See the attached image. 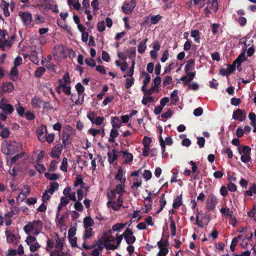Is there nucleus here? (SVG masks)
<instances>
[{
  "label": "nucleus",
  "instance_id": "nucleus-1",
  "mask_svg": "<svg viewBox=\"0 0 256 256\" xmlns=\"http://www.w3.org/2000/svg\"><path fill=\"white\" fill-rule=\"evenodd\" d=\"M126 224H117L114 225L112 230L106 232L98 244L100 248H104L110 250H115L120 244L122 240V235L118 236V234H114V232L119 231L126 226Z\"/></svg>",
  "mask_w": 256,
  "mask_h": 256
},
{
  "label": "nucleus",
  "instance_id": "nucleus-2",
  "mask_svg": "<svg viewBox=\"0 0 256 256\" xmlns=\"http://www.w3.org/2000/svg\"><path fill=\"white\" fill-rule=\"evenodd\" d=\"M56 244L54 245V242L48 239L46 242V250L49 253L50 256H62L64 252V238L57 237L56 238Z\"/></svg>",
  "mask_w": 256,
  "mask_h": 256
},
{
  "label": "nucleus",
  "instance_id": "nucleus-3",
  "mask_svg": "<svg viewBox=\"0 0 256 256\" xmlns=\"http://www.w3.org/2000/svg\"><path fill=\"white\" fill-rule=\"evenodd\" d=\"M22 149V144L20 142L4 141L1 146L2 152L6 156L13 155Z\"/></svg>",
  "mask_w": 256,
  "mask_h": 256
},
{
  "label": "nucleus",
  "instance_id": "nucleus-4",
  "mask_svg": "<svg viewBox=\"0 0 256 256\" xmlns=\"http://www.w3.org/2000/svg\"><path fill=\"white\" fill-rule=\"evenodd\" d=\"M43 223L40 220L29 222L24 226V230L28 235L38 236L42 232Z\"/></svg>",
  "mask_w": 256,
  "mask_h": 256
},
{
  "label": "nucleus",
  "instance_id": "nucleus-5",
  "mask_svg": "<svg viewBox=\"0 0 256 256\" xmlns=\"http://www.w3.org/2000/svg\"><path fill=\"white\" fill-rule=\"evenodd\" d=\"M238 152L241 155L240 160L244 163L248 162L250 161L251 158L250 156L251 149L247 146L243 147L238 146Z\"/></svg>",
  "mask_w": 256,
  "mask_h": 256
},
{
  "label": "nucleus",
  "instance_id": "nucleus-6",
  "mask_svg": "<svg viewBox=\"0 0 256 256\" xmlns=\"http://www.w3.org/2000/svg\"><path fill=\"white\" fill-rule=\"evenodd\" d=\"M218 203L217 197L213 194H210L206 201V208L208 211L214 210Z\"/></svg>",
  "mask_w": 256,
  "mask_h": 256
},
{
  "label": "nucleus",
  "instance_id": "nucleus-7",
  "mask_svg": "<svg viewBox=\"0 0 256 256\" xmlns=\"http://www.w3.org/2000/svg\"><path fill=\"white\" fill-rule=\"evenodd\" d=\"M18 16L20 17L24 25L28 28L32 27L33 24L32 22V14L28 12H18Z\"/></svg>",
  "mask_w": 256,
  "mask_h": 256
},
{
  "label": "nucleus",
  "instance_id": "nucleus-8",
  "mask_svg": "<svg viewBox=\"0 0 256 256\" xmlns=\"http://www.w3.org/2000/svg\"><path fill=\"white\" fill-rule=\"evenodd\" d=\"M72 132V129L70 126H66L64 128L62 135V140L64 145L66 146L70 144L71 142L70 136Z\"/></svg>",
  "mask_w": 256,
  "mask_h": 256
},
{
  "label": "nucleus",
  "instance_id": "nucleus-9",
  "mask_svg": "<svg viewBox=\"0 0 256 256\" xmlns=\"http://www.w3.org/2000/svg\"><path fill=\"white\" fill-rule=\"evenodd\" d=\"M123 203L122 196H118L116 201L108 200L107 202V206L108 208L113 210L114 211L118 210L122 206Z\"/></svg>",
  "mask_w": 256,
  "mask_h": 256
},
{
  "label": "nucleus",
  "instance_id": "nucleus-10",
  "mask_svg": "<svg viewBox=\"0 0 256 256\" xmlns=\"http://www.w3.org/2000/svg\"><path fill=\"white\" fill-rule=\"evenodd\" d=\"M0 108L5 114H10L12 112L14 108L12 105L8 104L5 98H2L0 102Z\"/></svg>",
  "mask_w": 256,
  "mask_h": 256
},
{
  "label": "nucleus",
  "instance_id": "nucleus-11",
  "mask_svg": "<svg viewBox=\"0 0 256 256\" xmlns=\"http://www.w3.org/2000/svg\"><path fill=\"white\" fill-rule=\"evenodd\" d=\"M6 242L13 244H16L18 241V237L16 236L12 231L6 229L5 231Z\"/></svg>",
  "mask_w": 256,
  "mask_h": 256
},
{
  "label": "nucleus",
  "instance_id": "nucleus-12",
  "mask_svg": "<svg viewBox=\"0 0 256 256\" xmlns=\"http://www.w3.org/2000/svg\"><path fill=\"white\" fill-rule=\"evenodd\" d=\"M136 3L134 0L125 2L122 8V11L126 14H130L136 6Z\"/></svg>",
  "mask_w": 256,
  "mask_h": 256
},
{
  "label": "nucleus",
  "instance_id": "nucleus-13",
  "mask_svg": "<svg viewBox=\"0 0 256 256\" xmlns=\"http://www.w3.org/2000/svg\"><path fill=\"white\" fill-rule=\"evenodd\" d=\"M246 50L238 56V57L234 62L235 68H236L239 72L242 70L241 64L242 62L246 60V56H245Z\"/></svg>",
  "mask_w": 256,
  "mask_h": 256
},
{
  "label": "nucleus",
  "instance_id": "nucleus-14",
  "mask_svg": "<svg viewBox=\"0 0 256 256\" xmlns=\"http://www.w3.org/2000/svg\"><path fill=\"white\" fill-rule=\"evenodd\" d=\"M126 171L124 170L122 168H118L116 174L114 176L116 180V183H124L126 180Z\"/></svg>",
  "mask_w": 256,
  "mask_h": 256
},
{
  "label": "nucleus",
  "instance_id": "nucleus-15",
  "mask_svg": "<svg viewBox=\"0 0 256 256\" xmlns=\"http://www.w3.org/2000/svg\"><path fill=\"white\" fill-rule=\"evenodd\" d=\"M37 134L39 140L42 142H45L47 134L46 127L45 126H42L38 128L37 130Z\"/></svg>",
  "mask_w": 256,
  "mask_h": 256
},
{
  "label": "nucleus",
  "instance_id": "nucleus-16",
  "mask_svg": "<svg viewBox=\"0 0 256 256\" xmlns=\"http://www.w3.org/2000/svg\"><path fill=\"white\" fill-rule=\"evenodd\" d=\"M160 251L156 256H166L168 252L167 245L165 242L159 241L157 242Z\"/></svg>",
  "mask_w": 256,
  "mask_h": 256
},
{
  "label": "nucleus",
  "instance_id": "nucleus-17",
  "mask_svg": "<svg viewBox=\"0 0 256 256\" xmlns=\"http://www.w3.org/2000/svg\"><path fill=\"white\" fill-rule=\"evenodd\" d=\"M132 231L129 229H126L124 233L122 234L125 238L128 244H132L135 242L136 238L132 235Z\"/></svg>",
  "mask_w": 256,
  "mask_h": 256
},
{
  "label": "nucleus",
  "instance_id": "nucleus-18",
  "mask_svg": "<svg viewBox=\"0 0 256 256\" xmlns=\"http://www.w3.org/2000/svg\"><path fill=\"white\" fill-rule=\"evenodd\" d=\"M246 118V113L244 110L240 109H238L234 111L232 114V118L242 122Z\"/></svg>",
  "mask_w": 256,
  "mask_h": 256
},
{
  "label": "nucleus",
  "instance_id": "nucleus-19",
  "mask_svg": "<svg viewBox=\"0 0 256 256\" xmlns=\"http://www.w3.org/2000/svg\"><path fill=\"white\" fill-rule=\"evenodd\" d=\"M218 6L216 0H208V4L207 8L204 9L206 15L208 16V13L211 11L216 12Z\"/></svg>",
  "mask_w": 256,
  "mask_h": 256
},
{
  "label": "nucleus",
  "instance_id": "nucleus-20",
  "mask_svg": "<svg viewBox=\"0 0 256 256\" xmlns=\"http://www.w3.org/2000/svg\"><path fill=\"white\" fill-rule=\"evenodd\" d=\"M140 78L142 79L143 85L141 88L142 91H145V87L149 84L150 80L151 77L150 75L145 72H142L140 74Z\"/></svg>",
  "mask_w": 256,
  "mask_h": 256
},
{
  "label": "nucleus",
  "instance_id": "nucleus-21",
  "mask_svg": "<svg viewBox=\"0 0 256 256\" xmlns=\"http://www.w3.org/2000/svg\"><path fill=\"white\" fill-rule=\"evenodd\" d=\"M72 188L70 186L66 187L63 190V194L64 196L68 198L72 201H76V195L74 192H71Z\"/></svg>",
  "mask_w": 256,
  "mask_h": 256
},
{
  "label": "nucleus",
  "instance_id": "nucleus-22",
  "mask_svg": "<svg viewBox=\"0 0 256 256\" xmlns=\"http://www.w3.org/2000/svg\"><path fill=\"white\" fill-rule=\"evenodd\" d=\"M0 88L2 92L10 93L14 90V86L12 82H5L2 84Z\"/></svg>",
  "mask_w": 256,
  "mask_h": 256
},
{
  "label": "nucleus",
  "instance_id": "nucleus-23",
  "mask_svg": "<svg viewBox=\"0 0 256 256\" xmlns=\"http://www.w3.org/2000/svg\"><path fill=\"white\" fill-rule=\"evenodd\" d=\"M7 32L0 30V47L4 48L6 46L9 45V42L6 40V36Z\"/></svg>",
  "mask_w": 256,
  "mask_h": 256
},
{
  "label": "nucleus",
  "instance_id": "nucleus-24",
  "mask_svg": "<svg viewBox=\"0 0 256 256\" xmlns=\"http://www.w3.org/2000/svg\"><path fill=\"white\" fill-rule=\"evenodd\" d=\"M30 188L28 186H24L23 188L21 190L20 193L18 196L17 198L18 200H20L21 201L23 200L27 196L30 194Z\"/></svg>",
  "mask_w": 256,
  "mask_h": 256
},
{
  "label": "nucleus",
  "instance_id": "nucleus-25",
  "mask_svg": "<svg viewBox=\"0 0 256 256\" xmlns=\"http://www.w3.org/2000/svg\"><path fill=\"white\" fill-rule=\"evenodd\" d=\"M124 188V183H116L114 190L117 194H119L118 196H122V194L126 192Z\"/></svg>",
  "mask_w": 256,
  "mask_h": 256
},
{
  "label": "nucleus",
  "instance_id": "nucleus-26",
  "mask_svg": "<svg viewBox=\"0 0 256 256\" xmlns=\"http://www.w3.org/2000/svg\"><path fill=\"white\" fill-rule=\"evenodd\" d=\"M66 46H62L58 48V52L54 54L55 56L58 59H62L66 56Z\"/></svg>",
  "mask_w": 256,
  "mask_h": 256
},
{
  "label": "nucleus",
  "instance_id": "nucleus-27",
  "mask_svg": "<svg viewBox=\"0 0 256 256\" xmlns=\"http://www.w3.org/2000/svg\"><path fill=\"white\" fill-rule=\"evenodd\" d=\"M108 162L110 164H112L118 158V151L114 149L112 151L108 152Z\"/></svg>",
  "mask_w": 256,
  "mask_h": 256
},
{
  "label": "nucleus",
  "instance_id": "nucleus-28",
  "mask_svg": "<svg viewBox=\"0 0 256 256\" xmlns=\"http://www.w3.org/2000/svg\"><path fill=\"white\" fill-rule=\"evenodd\" d=\"M84 96H81L78 98V94H72L70 96L71 100L76 105H81L84 102Z\"/></svg>",
  "mask_w": 256,
  "mask_h": 256
},
{
  "label": "nucleus",
  "instance_id": "nucleus-29",
  "mask_svg": "<svg viewBox=\"0 0 256 256\" xmlns=\"http://www.w3.org/2000/svg\"><path fill=\"white\" fill-rule=\"evenodd\" d=\"M76 191L78 200H82L84 198V196L86 194L88 191V188L86 186L82 188H78Z\"/></svg>",
  "mask_w": 256,
  "mask_h": 256
},
{
  "label": "nucleus",
  "instance_id": "nucleus-30",
  "mask_svg": "<svg viewBox=\"0 0 256 256\" xmlns=\"http://www.w3.org/2000/svg\"><path fill=\"white\" fill-rule=\"evenodd\" d=\"M23 156L24 153H20V154H18L14 156L12 158H10V159L8 158V162L10 165L14 164L20 161L22 158Z\"/></svg>",
  "mask_w": 256,
  "mask_h": 256
},
{
  "label": "nucleus",
  "instance_id": "nucleus-31",
  "mask_svg": "<svg viewBox=\"0 0 256 256\" xmlns=\"http://www.w3.org/2000/svg\"><path fill=\"white\" fill-rule=\"evenodd\" d=\"M42 100L39 97L34 96L31 102V104L34 108H40L43 104Z\"/></svg>",
  "mask_w": 256,
  "mask_h": 256
},
{
  "label": "nucleus",
  "instance_id": "nucleus-32",
  "mask_svg": "<svg viewBox=\"0 0 256 256\" xmlns=\"http://www.w3.org/2000/svg\"><path fill=\"white\" fill-rule=\"evenodd\" d=\"M70 200L66 196H62L60 198V202L58 207L57 218L62 207L66 206L69 202Z\"/></svg>",
  "mask_w": 256,
  "mask_h": 256
},
{
  "label": "nucleus",
  "instance_id": "nucleus-33",
  "mask_svg": "<svg viewBox=\"0 0 256 256\" xmlns=\"http://www.w3.org/2000/svg\"><path fill=\"white\" fill-rule=\"evenodd\" d=\"M111 124L113 128H119L122 126V122L117 116L112 117L111 118Z\"/></svg>",
  "mask_w": 256,
  "mask_h": 256
},
{
  "label": "nucleus",
  "instance_id": "nucleus-34",
  "mask_svg": "<svg viewBox=\"0 0 256 256\" xmlns=\"http://www.w3.org/2000/svg\"><path fill=\"white\" fill-rule=\"evenodd\" d=\"M194 67V61L192 59H190L186 62L184 70L186 73H188L190 72H192Z\"/></svg>",
  "mask_w": 256,
  "mask_h": 256
},
{
  "label": "nucleus",
  "instance_id": "nucleus-35",
  "mask_svg": "<svg viewBox=\"0 0 256 256\" xmlns=\"http://www.w3.org/2000/svg\"><path fill=\"white\" fill-rule=\"evenodd\" d=\"M10 78L13 80L15 81L18 79V68L16 66H13L10 71Z\"/></svg>",
  "mask_w": 256,
  "mask_h": 256
},
{
  "label": "nucleus",
  "instance_id": "nucleus-36",
  "mask_svg": "<svg viewBox=\"0 0 256 256\" xmlns=\"http://www.w3.org/2000/svg\"><path fill=\"white\" fill-rule=\"evenodd\" d=\"M62 150V148L60 146H55L51 152V156L56 158H59L61 154Z\"/></svg>",
  "mask_w": 256,
  "mask_h": 256
},
{
  "label": "nucleus",
  "instance_id": "nucleus-37",
  "mask_svg": "<svg viewBox=\"0 0 256 256\" xmlns=\"http://www.w3.org/2000/svg\"><path fill=\"white\" fill-rule=\"evenodd\" d=\"M58 186L59 184L58 182H52L50 188L46 190L47 192H49L50 194H52L58 189Z\"/></svg>",
  "mask_w": 256,
  "mask_h": 256
},
{
  "label": "nucleus",
  "instance_id": "nucleus-38",
  "mask_svg": "<svg viewBox=\"0 0 256 256\" xmlns=\"http://www.w3.org/2000/svg\"><path fill=\"white\" fill-rule=\"evenodd\" d=\"M85 184L83 182L82 178L80 176H78L74 182V187L82 188L86 186Z\"/></svg>",
  "mask_w": 256,
  "mask_h": 256
},
{
  "label": "nucleus",
  "instance_id": "nucleus-39",
  "mask_svg": "<svg viewBox=\"0 0 256 256\" xmlns=\"http://www.w3.org/2000/svg\"><path fill=\"white\" fill-rule=\"evenodd\" d=\"M118 135V132L116 128H113L111 130L110 132V136L109 138V141L114 142H115L116 138Z\"/></svg>",
  "mask_w": 256,
  "mask_h": 256
},
{
  "label": "nucleus",
  "instance_id": "nucleus-40",
  "mask_svg": "<svg viewBox=\"0 0 256 256\" xmlns=\"http://www.w3.org/2000/svg\"><path fill=\"white\" fill-rule=\"evenodd\" d=\"M235 20L238 22L241 26H244L246 24V19L245 17L240 16H238L236 14H234Z\"/></svg>",
  "mask_w": 256,
  "mask_h": 256
},
{
  "label": "nucleus",
  "instance_id": "nucleus-41",
  "mask_svg": "<svg viewBox=\"0 0 256 256\" xmlns=\"http://www.w3.org/2000/svg\"><path fill=\"white\" fill-rule=\"evenodd\" d=\"M9 3L3 0L2 2L1 6L2 8L4 10V15L6 16H10V12L8 11Z\"/></svg>",
  "mask_w": 256,
  "mask_h": 256
},
{
  "label": "nucleus",
  "instance_id": "nucleus-42",
  "mask_svg": "<svg viewBox=\"0 0 256 256\" xmlns=\"http://www.w3.org/2000/svg\"><path fill=\"white\" fill-rule=\"evenodd\" d=\"M178 66V62L176 60H172L170 62L164 70L165 73L170 72L172 70H174Z\"/></svg>",
  "mask_w": 256,
  "mask_h": 256
},
{
  "label": "nucleus",
  "instance_id": "nucleus-43",
  "mask_svg": "<svg viewBox=\"0 0 256 256\" xmlns=\"http://www.w3.org/2000/svg\"><path fill=\"white\" fill-rule=\"evenodd\" d=\"M154 100V99L152 96L146 93H144V96L143 97V98L142 100V102L143 104L146 105L148 102H153Z\"/></svg>",
  "mask_w": 256,
  "mask_h": 256
},
{
  "label": "nucleus",
  "instance_id": "nucleus-44",
  "mask_svg": "<svg viewBox=\"0 0 256 256\" xmlns=\"http://www.w3.org/2000/svg\"><path fill=\"white\" fill-rule=\"evenodd\" d=\"M17 114L20 116H24L26 112L24 108L20 104L15 105Z\"/></svg>",
  "mask_w": 256,
  "mask_h": 256
},
{
  "label": "nucleus",
  "instance_id": "nucleus-45",
  "mask_svg": "<svg viewBox=\"0 0 256 256\" xmlns=\"http://www.w3.org/2000/svg\"><path fill=\"white\" fill-rule=\"evenodd\" d=\"M122 154L125 163L128 164L132 160L133 155L131 153L127 152H123Z\"/></svg>",
  "mask_w": 256,
  "mask_h": 256
},
{
  "label": "nucleus",
  "instance_id": "nucleus-46",
  "mask_svg": "<svg viewBox=\"0 0 256 256\" xmlns=\"http://www.w3.org/2000/svg\"><path fill=\"white\" fill-rule=\"evenodd\" d=\"M88 132L93 136H95L97 134H102V136H104V128H102V129L100 130H96L94 128H90L88 130Z\"/></svg>",
  "mask_w": 256,
  "mask_h": 256
},
{
  "label": "nucleus",
  "instance_id": "nucleus-47",
  "mask_svg": "<svg viewBox=\"0 0 256 256\" xmlns=\"http://www.w3.org/2000/svg\"><path fill=\"white\" fill-rule=\"evenodd\" d=\"M171 103L173 104L178 102L179 98L178 96V90H174L170 94Z\"/></svg>",
  "mask_w": 256,
  "mask_h": 256
},
{
  "label": "nucleus",
  "instance_id": "nucleus-48",
  "mask_svg": "<svg viewBox=\"0 0 256 256\" xmlns=\"http://www.w3.org/2000/svg\"><path fill=\"white\" fill-rule=\"evenodd\" d=\"M68 4L69 6H72L76 10H80L81 7L78 0H68Z\"/></svg>",
  "mask_w": 256,
  "mask_h": 256
},
{
  "label": "nucleus",
  "instance_id": "nucleus-49",
  "mask_svg": "<svg viewBox=\"0 0 256 256\" xmlns=\"http://www.w3.org/2000/svg\"><path fill=\"white\" fill-rule=\"evenodd\" d=\"M94 224L93 220L90 217H86L84 220V224L86 228L92 226Z\"/></svg>",
  "mask_w": 256,
  "mask_h": 256
},
{
  "label": "nucleus",
  "instance_id": "nucleus-50",
  "mask_svg": "<svg viewBox=\"0 0 256 256\" xmlns=\"http://www.w3.org/2000/svg\"><path fill=\"white\" fill-rule=\"evenodd\" d=\"M25 242L26 243V244L29 246V248H30L34 244V242L36 243L37 242V240L35 237L31 235H28V236H27L26 240H25Z\"/></svg>",
  "mask_w": 256,
  "mask_h": 256
},
{
  "label": "nucleus",
  "instance_id": "nucleus-51",
  "mask_svg": "<svg viewBox=\"0 0 256 256\" xmlns=\"http://www.w3.org/2000/svg\"><path fill=\"white\" fill-rule=\"evenodd\" d=\"M182 204V196H177L174 200L172 206L174 208H178Z\"/></svg>",
  "mask_w": 256,
  "mask_h": 256
},
{
  "label": "nucleus",
  "instance_id": "nucleus-52",
  "mask_svg": "<svg viewBox=\"0 0 256 256\" xmlns=\"http://www.w3.org/2000/svg\"><path fill=\"white\" fill-rule=\"evenodd\" d=\"M244 45L245 48L244 50H243V51L246 50L245 52V53L246 52L247 55L248 56H252L254 54V50H255L254 48V46H250L249 48H248V50H246V48H247L246 42H244Z\"/></svg>",
  "mask_w": 256,
  "mask_h": 256
},
{
  "label": "nucleus",
  "instance_id": "nucleus-53",
  "mask_svg": "<svg viewBox=\"0 0 256 256\" xmlns=\"http://www.w3.org/2000/svg\"><path fill=\"white\" fill-rule=\"evenodd\" d=\"M148 41V38H146L142 42H140L138 46V52L140 54H142L146 50V42Z\"/></svg>",
  "mask_w": 256,
  "mask_h": 256
},
{
  "label": "nucleus",
  "instance_id": "nucleus-54",
  "mask_svg": "<svg viewBox=\"0 0 256 256\" xmlns=\"http://www.w3.org/2000/svg\"><path fill=\"white\" fill-rule=\"evenodd\" d=\"M76 89L78 92V98H80L82 96H84L83 93L84 90V88L82 84L81 83H78L75 86Z\"/></svg>",
  "mask_w": 256,
  "mask_h": 256
},
{
  "label": "nucleus",
  "instance_id": "nucleus-55",
  "mask_svg": "<svg viewBox=\"0 0 256 256\" xmlns=\"http://www.w3.org/2000/svg\"><path fill=\"white\" fill-rule=\"evenodd\" d=\"M159 142L160 144L161 147L162 151V158H166L168 157V154L165 152L166 151V146H164L163 142L162 141V136H160L159 138Z\"/></svg>",
  "mask_w": 256,
  "mask_h": 256
},
{
  "label": "nucleus",
  "instance_id": "nucleus-56",
  "mask_svg": "<svg viewBox=\"0 0 256 256\" xmlns=\"http://www.w3.org/2000/svg\"><path fill=\"white\" fill-rule=\"evenodd\" d=\"M220 213L224 216L229 218L232 214V212L228 208H222L220 210Z\"/></svg>",
  "mask_w": 256,
  "mask_h": 256
},
{
  "label": "nucleus",
  "instance_id": "nucleus-57",
  "mask_svg": "<svg viewBox=\"0 0 256 256\" xmlns=\"http://www.w3.org/2000/svg\"><path fill=\"white\" fill-rule=\"evenodd\" d=\"M59 82L60 84H70V80L68 74L66 73L64 75L62 78L60 80Z\"/></svg>",
  "mask_w": 256,
  "mask_h": 256
},
{
  "label": "nucleus",
  "instance_id": "nucleus-58",
  "mask_svg": "<svg viewBox=\"0 0 256 256\" xmlns=\"http://www.w3.org/2000/svg\"><path fill=\"white\" fill-rule=\"evenodd\" d=\"M10 134V130L6 127H4L0 133V136L3 138H7Z\"/></svg>",
  "mask_w": 256,
  "mask_h": 256
},
{
  "label": "nucleus",
  "instance_id": "nucleus-59",
  "mask_svg": "<svg viewBox=\"0 0 256 256\" xmlns=\"http://www.w3.org/2000/svg\"><path fill=\"white\" fill-rule=\"evenodd\" d=\"M190 36L194 38V40L198 42H200V32L198 30H194L191 32Z\"/></svg>",
  "mask_w": 256,
  "mask_h": 256
},
{
  "label": "nucleus",
  "instance_id": "nucleus-60",
  "mask_svg": "<svg viewBox=\"0 0 256 256\" xmlns=\"http://www.w3.org/2000/svg\"><path fill=\"white\" fill-rule=\"evenodd\" d=\"M116 192L112 189H108L106 191V196L109 200H114L116 198Z\"/></svg>",
  "mask_w": 256,
  "mask_h": 256
},
{
  "label": "nucleus",
  "instance_id": "nucleus-61",
  "mask_svg": "<svg viewBox=\"0 0 256 256\" xmlns=\"http://www.w3.org/2000/svg\"><path fill=\"white\" fill-rule=\"evenodd\" d=\"M243 235L238 236V237L234 238L231 243L230 244V250L232 252L234 251L235 247L236 246V243L238 241L239 239L242 238Z\"/></svg>",
  "mask_w": 256,
  "mask_h": 256
},
{
  "label": "nucleus",
  "instance_id": "nucleus-62",
  "mask_svg": "<svg viewBox=\"0 0 256 256\" xmlns=\"http://www.w3.org/2000/svg\"><path fill=\"white\" fill-rule=\"evenodd\" d=\"M46 178L50 180H56L59 178L60 176L56 174H51L50 172H46L44 174Z\"/></svg>",
  "mask_w": 256,
  "mask_h": 256
},
{
  "label": "nucleus",
  "instance_id": "nucleus-63",
  "mask_svg": "<svg viewBox=\"0 0 256 256\" xmlns=\"http://www.w3.org/2000/svg\"><path fill=\"white\" fill-rule=\"evenodd\" d=\"M245 195L252 196L254 194H256V185H253L249 188V189L245 192Z\"/></svg>",
  "mask_w": 256,
  "mask_h": 256
},
{
  "label": "nucleus",
  "instance_id": "nucleus-64",
  "mask_svg": "<svg viewBox=\"0 0 256 256\" xmlns=\"http://www.w3.org/2000/svg\"><path fill=\"white\" fill-rule=\"evenodd\" d=\"M24 116L28 120H34L35 118L34 112L30 110L26 112Z\"/></svg>",
  "mask_w": 256,
  "mask_h": 256
}]
</instances>
